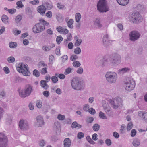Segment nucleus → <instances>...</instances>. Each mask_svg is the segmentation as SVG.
Returning a JSON list of instances; mask_svg holds the SVG:
<instances>
[{
    "instance_id": "obj_29",
    "label": "nucleus",
    "mask_w": 147,
    "mask_h": 147,
    "mask_svg": "<svg viewBox=\"0 0 147 147\" xmlns=\"http://www.w3.org/2000/svg\"><path fill=\"white\" fill-rule=\"evenodd\" d=\"M28 68H27V67L26 68L24 69L23 71H22V73L24 76H29L30 74V72L28 70Z\"/></svg>"
},
{
    "instance_id": "obj_62",
    "label": "nucleus",
    "mask_w": 147,
    "mask_h": 147,
    "mask_svg": "<svg viewBox=\"0 0 147 147\" xmlns=\"http://www.w3.org/2000/svg\"><path fill=\"white\" fill-rule=\"evenodd\" d=\"M39 144L40 146L43 147L45 145V142L44 140H42L39 141Z\"/></svg>"
},
{
    "instance_id": "obj_42",
    "label": "nucleus",
    "mask_w": 147,
    "mask_h": 147,
    "mask_svg": "<svg viewBox=\"0 0 147 147\" xmlns=\"http://www.w3.org/2000/svg\"><path fill=\"white\" fill-rule=\"evenodd\" d=\"M86 138L88 142L90 144H95V142L92 140L89 136H88L86 137Z\"/></svg>"
},
{
    "instance_id": "obj_50",
    "label": "nucleus",
    "mask_w": 147,
    "mask_h": 147,
    "mask_svg": "<svg viewBox=\"0 0 147 147\" xmlns=\"http://www.w3.org/2000/svg\"><path fill=\"white\" fill-rule=\"evenodd\" d=\"M65 118V116L64 115H62L60 114H59L58 115L57 119L60 120H63Z\"/></svg>"
},
{
    "instance_id": "obj_31",
    "label": "nucleus",
    "mask_w": 147,
    "mask_h": 147,
    "mask_svg": "<svg viewBox=\"0 0 147 147\" xmlns=\"http://www.w3.org/2000/svg\"><path fill=\"white\" fill-rule=\"evenodd\" d=\"M94 120V118L92 117H87L86 119L85 120L87 124L91 123Z\"/></svg>"
},
{
    "instance_id": "obj_35",
    "label": "nucleus",
    "mask_w": 147,
    "mask_h": 147,
    "mask_svg": "<svg viewBox=\"0 0 147 147\" xmlns=\"http://www.w3.org/2000/svg\"><path fill=\"white\" fill-rule=\"evenodd\" d=\"M56 17L57 20L59 22L62 21L63 20V16L62 15L58 13L56 15Z\"/></svg>"
},
{
    "instance_id": "obj_15",
    "label": "nucleus",
    "mask_w": 147,
    "mask_h": 147,
    "mask_svg": "<svg viewBox=\"0 0 147 147\" xmlns=\"http://www.w3.org/2000/svg\"><path fill=\"white\" fill-rule=\"evenodd\" d=\"M138 116L142 118L144 121L147 123V112L143 111H139L138 113Z\"/></svg>"
},
{
    "instance_id": "obj_34",
    "label": "nucleus",
    "mask_w": 147,
    "mask_h": 147,
    "mask_svg": "<svg viewBox=\"0 0 147 147\" xmlns=\"http://www.w3.org/2000/svg\"><path fill=\"white\" fill-rule=\"evenodd\" d=\"M81 18V14L79 13H77L75 15V19L76 22H79Z\"/></svg>"
},
{
    "instance_id": "obj_28",
    "label": "nucleus",
    "mask_w": 147,
    "mask_h": 147,
    "mask_svg": "<svg viewBox=\"0 0 147 147\" xmlns=\"http://www.w3.org/2000/svg\"><path fill=\"white\" fill-rule=\"evenodd\" d=\"M82 127V126L77 123L75 121L73 122L71 125V127L72 128H76L77 127H78V129Z\"/></svg>"
},
{
    "instance_id": "obj_26",
    "label": "nucleus",
    "mask_w": 147,
    "mask_h": 147,
    "mask_svg": "<svg viewBox=\"0 0 147 147\" xmlns=\"http://www.w3.org/2000/svg\"><path fill=\"white\" fill-rule=\"evenodd\" d=\"M1 20L3 22L6 24H8L9 23L8 17L6 15H3L2 16Z\"/></svg>"
},
{
    "instance_id": "obj_13",
    "label": "nucleus",
    "mask_w": 147,
    "mask_h": 147,
    "mask_svg": "<svg viewBox=\"0 0 147 147\" xmlns=\"http://www.w3.org/2000/svg\"><path fill=\"white\" fill-rule=\"evenodd\" d=\"M7 136L2 133H0V147H7Z\"/></svg>"
},
{
    "instance_id": "obj_41",
    "label": "nucleus",
    "mask_w": 147,
    "mask_h": 147,
    "mask_svg": "<svg viewBox=\"0 0 147 147\" xmlns=\"http://www.w3.org/2000/svg\"><path fill=\"white\" fill-rule=\"evenodd\" d=\"M7 61L9 63H13L15 61V59L13 57H10L8 58Z\"/></svg>"
},
{
    "instance_id": "obj_60",
    "label": "nucleus",
    "mask_w": 147,
    "mask_h": 147,
    "mask_svg": "<svg viewBox=\"0 0 147 147\" xmlns=\"http://www.w3.org/2000/svg\"><path fill=\"white\" fill-rule=\"evenodd\" d=\"M83 69L81 67H80L76 71L77 73L79 74H82L83 73Z\"/></svg>"
},
{
    "instance_id": "obj_10",
    "label": "nucleus",
    "mask_w": 147,
    "mask_h": 147,
    "mask_svg": "<svg viewBox=\"0 0 147 147\" xmlns=\"http://www.w3.org/2000/svg\"><path fill=\"white\" fill-rule=\"evenodd\" d=\"M130 40L132 42H135L138 39L140 36L139 32L136 30L131 32L129 35Z\"/></svg>"
},
{
    "instance_id": "obj_48",
    "label": "nucleus",
    "mask_w": 147,
    "mask_h": 147,
    "mask_svg": "<svg viewBox=\"0 0 147 147\" xmlns=\"http://www.w3.org/2000/svg\"><path fill=\"white\" fill-rule=\"evenodd\" d=\"M22 19V17L20 15H18L16 18L15 20L17 24L18 23L20 22Z\"/></svg>"
},
{
    "instance_id": "obj_16",
    "label": "nucleus",
    "mask_w": 147,
    "mask_h": 147,
    "mask_svg": "<svg viewBox=\"0 0 147 147\" xmlns=\"http://www.w3.org/2000/svg\"><path fill=\"white\" fill-rule=\"evenodd\" d=\"M56 30L59 32L63 34H66L69 32V31L67 29L63 28L61 26L57 27Z\"/></svg>"
},
{
    "instance_id": "obj_25",
    "label": "nucleus",
    "mask_w": 147,
    "mask_h": 147,
    "mask_svg": "<svg viewBox=\"0 0 147 147\" xmlns=\"http://www.w3.org/2000/svg\"><path fill=\"white\" fill-rule=\"evenodd\" d=\"M47 83V82L44 80H42L40 82L41 86L45 90L47 89L49 87L48 85L46 83Z\"/></svg>"
},
{
    "instance_id": "obj_63",
    "label": "nucleus",
    "mask_w": 147,
    "mask_h": 147,
    "mask_svg": "<svg viewBox=\"0 0 147 147\" xmlns=\"http://www.w3.org/2000/svg\"><path fill=\"white\" fill-rule=\"evenodd\" d=\"M105 142L107 145L110 146L111 145V141L110 139H107L106 140Z\"/></svg>"
},
{
    "instance_id": "obj_44",
    "label": "nucleus",
    "mask_w": 147,
    "mask_h": 147,
    "mask_svg": "<svg viewBox=\"0 0 147 147\" xmlns=\"http://www.w3.org/2000/svg\"><path fill=\"white\" fill-rule=\"evenodd\" d=\"M63 38L61 36H58L56 39V40L57 41V43L58 44H59L63 40Z\"/></svg>"
},
{
    "instance_id": "obj_7",
    "label": "nucleus",
    "mask_w": 147,
    "mask_h": 147,
    "mask_svg": "<svg viewBox=\"0 0 147 147\" xmlns=\"http://www.w3.org/2000/svg\"><path fill=\"white\" fill-rule=\"evenodd\" d=\"M110 61L111 63L114 66L118 65L121 63V57L117 53L113 54L111 56Z\"/></svg>"
},
{
    "instance_id": "obj_9",
    "label": "nucleus",
    "mask_w": 147,
    "mask_h": 147,
    "mask_svg": "<svg viewBox=\"0 0 147 147\" xmlns=\"http://www.w3.org/2000/svg\"><path fill=\"white\" fill-rule=\"evenodd\" d=\"M45 29V26L42 23H40L36 24L34 25L33 28V32L35 34L39 33Z\"/></svg>"
},
{
    "instance_id": "obj_54",
    "label": "nucleus",
    "mask_w": 147,
    "mask_h": 147,
    "mask_svg": "<svg viewBox=\"0 0 147 147\" xmlns=\"http://www.w3.org/2000/svg\"><path fill=\"white\" fill-rule=\"evenodd\" d=\"M78 58V57L76 55H72L70 57V59L72 61H75Z\"/></svg>"
},
{
    "instance_id": "obj_24",
    "label": "nucleus",
    "mask_w": 147,
    "mask_h": 147,
    "mask_svg": "<svg viewBox=\"0 0 147 147\" xmlns=\"http://www.w3.org/2000/svg\"><path fill=\"white\" fill-rule=\"evenodd\" d=\"M102 42L103 45L106 47H107L111 45V40H103Z\"/></svg>"
},
{
    "instance_id": "obj_49",
    "label": "nucleus",
    "mask_w": 147,
    "mask_h": 147,
    "mask_svg": "<svg viewBox=\"0 0 147 147\" xmlns=\"http://www.w3.org/2000/svg\"><path fill=\"white\" fill-rule=\"evenodd\" d=\"M82 42V40L81 39H79L78 40L76 41L74 44V45L75 46H79L81 44Z\"/></svg>"
},
{
    "instance_id": "obj_6",
    "label": "nucleus",
    "mask_w": 147,
    "mask_h": 147,
    "mask_svg": "<svg viewBox=\"0 0 147 147\" xmlns=\"http://www.w3.org/2000/svg\"><path fill=\"white\" fill-rule=\"evenodd\" d=\"M135 86V83L133 79L128 78L124 82V86L125 90L130 91L133 90Z\"/></svg>"
},
{
    "instance_id": "obj_1",
    "label": "nucleus",
    "mask_w": 147,
    "mask_h": 147,
    "mask_svg": "<svg viewBox=\"0 0 147 147\" xmlns=\"http://www.w3.org/2000/svg\"><path fill=\"white\" fill-rule=\"evenodd\" d=\"M71 85L73 88L77 91L82 90L85 87V84L84 82L77 77L72 79L71 81Z\"/></svg>"
},
{
    "instance_id": "obj_39",
    "label": "nucleus",
    "mask_w": 147,
    "mask_h": 147,
    "mask_svg": "<svg viewBox=\"0 0 147 147\" xmlns=\"http://www.w3.org/2000/svg\"><path fill=\"white\" fill-rule=\"evenodd\" d=\"M109 63L107 59L104 60L102 61V63L101 66L102 67L104 66H107L109 65Z\"/></svg>"
},
{
    "instance_id": "obj_27",
    "label": "nucleus",
    "mask_w": 147,
    "mask_h": 147,
    "mask_svg": "<svg viewBox=\"0 0 147 147\" xmlns=\"http://www.w3.org/2000/svg\"><path fill=\"white\" fill-rule=\"evenodd\" d=\"M94 25L99 28H100L102 26V25L101 23V22L99 19H96L94 21Z\"/></svg>"
},
{
    "instance_id": "obj_8",
    "label": "nucleus",
    "mask_w": 147,
    "mask_h": 147,
    "mask_svg": "<svg viewBox=\"0 0 147 147\" xmlns=\"http://www.w3.org/2000/svg\"><path fill=\"white\" fill-rule=\"evenodd\" d=\"M122 100L119 97H116L113 99L110 100L109 102L111 104L112 107L114 109H117L122 104Z\"/></svg>"
},
{
    "instance_id": "obj_11",
    "label": "nucleus",
    "mask_w": 147,
    "mask_h": 147,
    "mask_svg": "<svg viewBox=\"0 0 147 147\" xmlns=\"http://www.w3.org/2000/svg\"><path fill=\"white\" fill-rule=\"evenodd\" d=\"M19 127L22 131L27 130L29 128V126L28 122L25 120L21 119L19 122Z\"/></svg>"
},
{
    "instance_id": "obj_2",
    "label": "nucleus",
    "mask_w": 147,
    "mask_h": 147,
    "mask_svg": "<svg viewBox=\"0 0 147 147\" xmlns=\"http://www.w3.org/2000/svg\"><path fill=\"white\" fill-rule=\"evenodd\" d=\"M19 96L22 98H24L30 95L33 91L32 87L29 84L26 86L24 90L19 89L18 90Z\"/></svg>"
},
{
    "instance_id": "obj_23",
    "label": "nucleus",
    "mask_w": 147,
    "mask_h": 147,
    "mask_svg": "<svg viewBox=\"0 0 147 147\" xmlns=\"http://www.w3.org/2000/svg\"><path fill=\"white\" fill-rule=\"evenodd\" d=\"M140 144V140L138 138H136L133 140L132 144L135 147H137L139 146Z\"/></svg>"
},
{
    "instance_id": "obj_64",
    "label": "nucleus",
    "mask_w": 147,
    "mask_h": 147,
    "mask_svg": "<svg viewBox=\"0 0 147 147\" xmlns=\"http://www.w3.org/2000/svg\"><path fill=\"white\" fill-rule=\"evenodd\" d=\"M89 105L87 104H85L84 105L83 108V110L84 111L87 112L88 111V109H89Z\"/></svg>"
},
{
    "instance_id": "obj_20",
    "label": "nucleus",
    "mask_w": 147,
    "mask_h": 147,
    "mask_svg": "<svg viewBox=\"0 0 147 147\" xmlns=\"http://www.w3.org/2000/svg\"><path fill=\"white\" fill-rule=\"evenodd\" d=\"M42 5L46 8V9H47L48 10H50L53 7L52 3L47 1L43 3Z\"/></svg>"
},
{
    "instance_id": "obj_61",
    "label": "nucleus",
    "mask_w": 147,
    "mask_h": 147,
    "mask_svg": "<svg viewBox=\"0 0 147 147\" xmlns=\"http://www.w3.org/2000/svg\"><path fill=\"white\" fill-rule=\"evenodd\" d=\"M26 13L28 15H30L32 13V11L31 9L29 7H27L26 8Z\"/></svg>"
},
{
    "instance_id": "obj_57",
    "label": "nucleus",
    "mask_w": 147,
    "mask_h": 147,
    "mask_svg": "<svg viewBox=\"0 0 147 147\" xmlns=\"http://www.w3.org/2000/svg\"><path fill=\"white\" fill-rule=\"evenodd\" d=\"M57 6L58 9H64L65 6L61 4V3H57Z\"/></svg>"
},
{
    "instance_id": "obj_43",
    "label": "nucleus",
    "mask_w": 147,
    "mask_h": 147,
    "mask_svg": "<svg viewBox=\"0 0 147 147\" xmlns=\"http://www.w3.org/2000/svg\"><path fill=\"white\" fill-rule=\"evenodd\" d=\"M81 49L80 47H77L74 49V53L76 54H79L81 52Z\"/></svg>"
},
{
    "instance_id": "obj_3",
    "label": "nucleus",
    "mask_w": 147,
    "mask_h": 147,
    "mask_svg": "<svg viewBox=\"0 0 147 147\" xmlns=\"http://www.w3.org/2000/svg\"><path fill=\"white\" fill-rule=\"evenodd\" d=\"M129 20L131 22L137 24L142 21L143 18L138 12H136L129 15Z\"/></svg>"
},
{
    "instance_id": "obj_56",
    "label": "nucleus",
    "mask_w": 147,
    "mask_h": 147,
    "mask_svg": "<svg viewBox=\"0 0 147 147\" xmlns=\"http://www.w3.org/2000/svg\"><path fill=\"white\" fill-rule=\"evenodd\" d=\"M33 74L35 76L38 77L40 76V73L37 70L35 69L33 71Z\"/></svg>"
},
{
    "instance_id": "obj_36",
    "label": "nucleus",
    "mask_w": 147,
    "mask_h": 147,
    "mask_svg": "<svg viewBox=\"0 0 147 147\" xmlns=\"http://www.w3.org/2000/svg\"><path fill=\"white\" fill-rule=\"evenodd\" d=\"M73 70V68L69 67L66 69L64 72V74L66 75L72 72V71Z\"/></svg>"
},
{
    "instance_id": "obj_12",
    "label": "nucleus",
    "mask_w": 147,
    "mask_h": 147,
    "mask_svg": "<svg viewBox=\"0 0 147 147\" xmlns=\"http://www.w3.org/2000/svg\"><path fill=\"white\" fill-rule=\"evenodd\" d=\"M36 120V121L35 123L34 126L36 127H41L45 124L43 117L41 115L37 116Z\"/></svg>"
},
{
    "instance_id": "obj_38",
    "label": "nucleus",
    "mask_w": 147,
    "mask_h": 147,
    "mask_svg": "<svg viewBox=\"0 0 147 147\" xmlns=\"http://www.w3.org/2000/svg\"><path fill=\"white\" fill-rule=\"evenodd\" d=\"M51 48V47L50 46H44L42 47V49L46 52L50 51Z\"/></svg>"
},
{
    "instance_id": "obj_17",
    "label": "nucleus",
    "mask_w": 147,
    "mask_h": 147,
    "mask_svg": "<svg viewBox=\"0 0 147 147\" xmlns=\"http://www.w3.org/2000/svg\"><path fill=\"white\" fill-rule=\"evenodd\" d=\"M130 70V69L127 67L122 68L118 70V74L119 75H122L126 73L129 72Z\"/></svg>"
},
{
    "instance_id": "obj_51",
    "label": "nucleus",
    "mask_w": 147,
    "mask_h": 147,
    "mask_svg": "<svg viewBox=\"0 0 147 147\" xmlns=\"http://www.w3.org/2000/svg\"><path fill=\"white\" fill-rule=\"evenodd\" d=\"M47 67H44L42 68L40 71L41 74H44L47 73Z\"/></svg>"
},
{
    "instance_id": "obj_19",
    "label": "nucleus",
    "mask_w": 147,
    "mask_h": 147,
    "mask_svg": "<svg viewBox=\"0 0 147 147\" xmlns=\"http://www.w3.org/2000/svg\"><path fill=\"white\" fill-rule=\"evenodd\" d=\"M71 145V142L69 138H65L63 141L64 147H70Z\"/></svg>"
},
{
    "instance_id": "obj_30",
    "label": "nucleus",
    "mask_w": 147,
    "mask_h": 147,
    "mask_svg": "<svg viewBox=\"0 0 147 147\" xmlns=\"http://www.w3.org/2000/svg\"><path fill=\"white\" fill-rule=\"evenodd\" d=\"M74 22V20L72 19H70L67 22V26L68 27L70 28H73V26L72 25V24H73Z\"/></svg>"
},
{
    "instance_id": "obj_59",
    "label": "nucleus",
    "mask_w": 147,
    "mask_h": 147,
    "mask_svg": "<svg viewBox=\"0 0 147 147\" xmlns=\"http://www.w3.org/2000/svg\"><path fill=\"white\" fill-rule=\"evenodd\" d=\"M42 67H47V64H45L43 61L40 62L39 64V67L40 68Z\"/></svg>"
},
{
    "instance_id": "obj_53",
    "label": "nucleus",
    "mask_w": 147,
    "mask_h": 147,
    "mask_svg": "<svg viewBox=\"0 0 147 147\" xmlns=\"http://www.w3.org/2000/svg\"><path fill=\"white\" fill-rule=\"evenodd\" d=\"M36 106L39 108H40L42 106V102L41 100H38L36 102Z\"/></svg>"
},
{
    "instance_id": "obj_37",
    "label": "nucleus",
    "mask_w": 147,
    "mask_h": 147,
    "mask_svg": "<svg viewBox=\"0 0 147 147\" xmlns=\"http://www.w3.org/2000/svg\"><path fill=\"white\" fill-rule=\"evenodd\" d=\"M9 46L10 48H13L17 47V44L16 42H10L9 43Z\"/></svg>"
},
{
    "instance_id": "obj_58",
    "label": "nucleus",
    "mask_w": 147,
    "mask_h": 147,
    "mask_svg": "<svg viewBox=\"0 0 147 147\" xmlns=\"http://www.w3.org/2000/svg\"><path fill=\"white\" fill-rule=\"evenodd\" d=\"M88 111L90 114L92 115L94 114L96 112L95 109L92 108H91L89 109Z\"/></svg>"
},
{
    "instance_id": "obj_33",
    "label": "nucleus",
    "mask_w": 147,
    "mask_h": 147,
    "mask_svg": "<svg viewBox=\"0 0 147 147\" xmlns=\"http://www.w3.org/2000/svg\"><path fill=\"white\" fill-rule=\"evenodd\" d=\"M100 125L98 124L97 123L94 124L92 127L93 130L96 131H98Z\"/></svg>"
},
{
    "instance_id": "obj_4",
    "label": "nucleus",
    "mask_w": 147,
    "mask_h": 147,
    "mask_svg": "<svg viewBox=\"0 0 147 147\" xmlns=\"http://www.w3.org/2000/svg\"><path fill=\"white\" fill-rule=\"evenodd\" d=\"M105 77L106 80L110 84L115 83L117 78V74L115 72H107Z\"/></svg>"
},
{
    "instance_id": "obj_45",
    "label": "nucleus",
    "mask_w": 147,
    "mask_h": 147,
    "mask_svg": "<svg viewBox=\"0 0 147 147\" xmlns=\"http://www.w3.org/2000/svg\"><path fill=\"white\" fill-rule=\"evenodd\" d=\"M73 65L75 67H78L80 66L81 64L79 61H76L73 63Z\"/></svg>"
},
{
    "instance_id": "obj_14",
    "label": "nucleus",
    "mask_w": 147,
    "mask_h": 147,
    "mask_svg": "<svg viewBox=\"0 0 147 147\" xmlns=\"http://www.w3.org/2000/svg\"><path fill=\"white\" fill-rule=\"evenodd\" d=\"M102 106L104 109L107 114H109L111 113V109L107 104H106V102L104 101H102Z\"/></svg>"
},
{
    "instance_id": "obj_22",
    "label": "nucleus",
    "mask_w": 147,
    "mask_h": 147,
    "mask_svg": "<svg viewBox=\"0 0 147 147\" xmlns=\"http://www.w3.org/2000/svg\"><path fill=\"white\" fill-rule=\"evenodd\" d=\"M118 3L121 5L125 6L129 2V0H116Z\"/></svg>"
},
{
    "instance_id": "obj_46",
    "label": "nucleus",
    "mask_w": 147,
    "mask_h": 147,
    "mask_svg": "<svg viewBox=\"0 0 147 147\" xmlns=\"http://www.w3.org/2000/svg\"><path fill=\"white\" fill-rule=\"evenodd\" d=\"M51 80L54 83H56L58 81V78L55 76H52L51 78Z\"/></svg>"
},
{
    "instance_id": "obj_21",
    "label": "nucleus",
    "mask_w": 147,
    "mask_h": 147,
    "mask_svg": "<svg viewBox=\"0 0 147 147\" xmlns=\"http://www.w3.org/2000/svg\"><path fill=\"white\" fill-rule=\"evenodd\" d=\"M46 10V8L42 5L39 6L38 7V11L41 15H43L45 13Z\"/></svg>"
},
{
    "instance_id": "obj_47",
    "label": "nucleus",
    "mask_w": 147,
    "mask_h": 147,
    "mask_svg": "<svg viewBox=\"0 0 147 147\" xmlns=\"http://www.w3.org/2000/svg\"><path fill=\"white\" fill-rule=\"evenodd\" d=\"M133 124L132 122H130L127 125V131H130L132 128Z\"/></svg>"
},
{
    "instance_id": "obj_55",
    "label": "nucleus",
    "mask_w": 147,
    "mask_h": 147,
    "mask_svg": "<svg viewBox=\"0 0 147 147\" xmlns=\"http://www.w3.org/2000/svg\"><path fill=\"white\" fill-rule=\"evenodd\" d=\"M77 137L78 138L81 139L84 137V134L82 132H80L78 133Z\"/></svg>"
},
{
    "instance_id": "obj_5",
    "label": "nucleus",
    "mask_w": 147,
    "mask_h": 147,
    "mask_svg": "<svg viewBox=\"0 0 147 147\" xmlns=\"http://www.w3.org/2000/svg\"><path fill=\"white\" fill-rule=\"evenodd\" d=\"M97 10L100 13L107 12L109 10V7L105 0H99L97 5Z\"/></svg>"
},
{
    "instance_id": "obj_32",
    "label": "nucleus",
    "mask_w": 147,
    "mask_h": 147,
    "mask_svg": "<svg viewBox=\"0 0 147 147\" xmlns=\"http://www.w3.org/2000/svg\"><path fill=\"white\" fill-rule=\"evenodd\" d=\"M99 116L100 119H106L107 118L105 114L102 111H100L99 112Z\"/></svg>"
},
{
    "instance_id": "obj_52",
    "label": "nucleus",
    "mask_w": 147,
    "mask_h": 147,
    "mask_svg": "<svg viewBox=\"0 0 147 147\" xmlns=\"http://www.w3.org/2000/svg\"><path fill=\"white\" fill-rule=\"evenodd\" d=\"M54 57L52 55H51L49 56V62L50 63L52 64L53 63V60L54 59Z\"/></svg>"
},
{
    "instance_id": "obj_40",
    "label": "nucleus",
    "mask_w": 147,
    "mask_h": 147,
    "mask_svg": "<svg viewBox=\"0 0 147 147\" xmlns=\"http://www.w3.org/2000/svg\"><path fill=\"white\" fill-rule=\"evenodd\" d=\"M12 32L14 35H18L21 34V31L17 30L15 28L13 30Z\"/></svg>"
},
{
    "instance_id": "obj_18",
    "label": "nucleus",
    "mask_w": 147,
    "mask_h": 147,
    "mask_svg": "<svg viewBox=\"0 0 147 147\" xmlns=\"http://www.w3.org/2000/svg\"><path fill=\"white\" fill-rule=\"evenodd\" d=\"M27 67L26 65L23 63H21L18 65V66L16 68L17 71L20 73H22V71Z\"/></svg>"
}]
</instances>
